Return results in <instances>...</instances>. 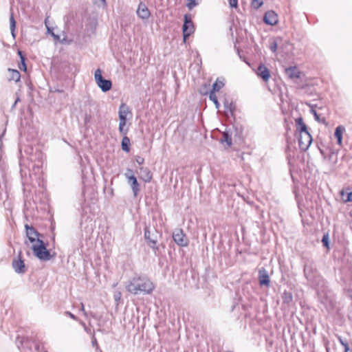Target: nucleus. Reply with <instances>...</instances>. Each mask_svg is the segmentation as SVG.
Wrapping results in <instances>:
<instances>
[{
  "mask_svg": "<svg viewBox=\"0 0 352 352\" xmlns=\"http://www.w3.org/2000/svg\"><path fill=\"white\" fill-rule=\"evenodd\" d=\"M322 242L324 246L328 248L329 247V237L327 235H324L322 239Z\"/></svg>",
  "mask_w": 352,
  "mask_h": 352,
  "instance_id": "nucleus-35",
  "label": "nucleus"
},
{
  "mask_svg": "<svg viewBox=\"0 0 352 352\" xmlns=\"http://www.w3.org/2000/svg\"><path fill=\"white\" fill-rule=\"evenodd\" d=\"M311 142H312V138H311V135H309V146L311 145Z\"/></svg>",
  "mask_w": 352,
  "mask_h": 352,
  "instance_id": "nucleus-42",
  "label": "nucleus"
},
{
  "mask_svg": "<svg viewBox=\"0 0 352 352\" xmlns=\"http://www.w3.org/2000/svg\"><path fill=\"white\" fill-rule=\"evenodd\" d=\"M94 79L97 85L104 92H107L111 89L112 83L109 80H106L102 78V71L100 69H97L95 71Z\"/></svg>",
  "mask_w": 352,
  "mask_h": 352,
  "instance_id": "nucleus-4",
  "label": "nucleus"
},
{
  "mask_svg": "<svg viewBox=\"0 0 352 352\" xmlns=\"http://www.w3.org/2000/svg\"><path fill=\"white\" fill-rule=\"evenodd\" d=\"M18 54L20 56L21 60V65H23V63H25V58L22 56V53L21 51H19Z\"/></svg>",
  "mask_w": 352,
  "mask_h": 352,
  "instance_id": "nucleus-39",
  "label": "nucleus"
},
{
  "mask_svg": "<svg viewBox=\"0 0 352 352\" xmlns=\"http://www.w3.org/2000/svg\"><path fill=\"white\" fill-rule=\"evenodd\" d=\"M344 131H345V128L343 126H342V125H340V126H337L334 135L336 138L337 141H338V144L340 146L342 145V135H343Z\"/></svg>",
  "mask_w": 352,
  "mask_h": 352,
  "instance_id": "nucleus-19",
  "label": "nucleus"
},
{
  "mask_svg": "<svg viewBox=\"0 0 352 352\" xmlns=\"http://www.w3.org/2000/svg\"><path fill=\"white\" fill-rule=\"evenodd\" d=\"M309 107H311L310 112L314 116L315 120L319 123H325V118L322 116V113L318 112L315 109L316 107V104H309Z\"/></svg>",
  "mask_w": 352,
  "mask_h": 352,
  "instance_id": "nucleus-15",
  "label": "nucleus"
},
{
  "mask_svg": "<svg viewBox=\"0 0 352 352\" xmlns=\"http://www.w3.org/2000/svg\"><path fill=\"white\" fill-rule=\"evenodd\" d=\"M263 4V0H252L251 2V5H252V8H254L256 10H257L260 7H261Z\"/></svg>",
  "mask_w": 352,
  "mask_h": 352,
  "instance_id": "nucleus-30",
  "label": "nucleus"
},
{
  "mask_svg": "<svg viewBox=\"0 0 352 352\" xmlns=\"http://www.w3.org/2000/svg\"><path fill=\"white\" fill-rule=\"evenodd\" d=\"M129 114H131V111L128 106L122 103L119 108L118 115L120 122L126 123V117Z\"/></svg>",
  "mask_w": 352,
  "mask_h": 352,
  "instance_id": "nucleus-9",
  "label": "nucleus"
},
{
  "mask_svg": "<svg viewBox=\"0 0 352 352\" xmlns=\"http://www.w3.org/2000/svg\"><path fill=\"white\" fill-rule=\"evenodd\" d=\"M46 28H47V30L50 32V28H48V26H46Z\"/></svg>",
  "mask_w": 352,
  "mask_h": 352,
  "instance_id": "nucleus-46",
  "label": "nucleus"
},
{
  "mask_svg": "<svg viewBox=\"0 0 352 352\" xmlns=\"http://www.w3.org/2000/svg\"><path fill=\"white\" fill-rule=\"evenodd\" d=\"M22 66H23V69L25 71L26 70V65H25V64L23 63V65Z\"/></svg>",
  "mask_w": 352,
  "mask_h": 352,
  "instance_id": "nucleus-44",
  "label": "nucleus"
},
{
  "mask_svg": "<svg viewBox=\"0 0 352 352\" xmlns=\"http://www.w3.org/2000/svg\"><path fill=\"white\" fill-rule=\"evenodd\" d=\"M224 107L226 109V112L227 114L228 112L230 114H232L235 108L234 105H233L232 102H229L227 100L224 102Z\"/></svg>",
  "mask_w": 352,
  "mask_h": 352,
  "instance_id": "nucleus-25",
  "label": "nucleus"
},
{
  "mask_svg": "<svg viewBox=\"0 0 352 352\" xmlns=\"http://www.w3.org/2000/svg\"><path fill=\"white\" fill-rule=\"evenodd\" d=\"M194 32V25L190 19L187 15L184 16V23L183 25V34L184 40L186 41L192 33Z\"/></svg>",
  "mask_w": 352,
  "mask_h": 352,
  "instance_id": "nucleus-6",
  "label": "nucleus"
},
{
  "mask_svg": "<svg viewBox=\"0 0 352 352\" xmlns=\"http://www.w3.org/2000/svg\"><path fill=\"white\" fill-rule=\"evenodd\" d=\"M282 42V39L280 38H276L272 41L270 45V49L272 52H276L278 48L279 47V45L280 43Z\"/></svg>",
  "mask_w": 352,
  "mask_h": 352,
  "instance_id": "nucleus-21",
  "label": "nucleus"
},
{
  "mask_svg": "<svg viewBox=\"0 0 352 352\" xmlns=\"http://www.w3.org/2000/svg\"><path fill=\"white\" fill-rule=\"evenodd\" d=\"M197 0H188V3L186 6L189 10H192L195 6L198 5Z\"/></svg>",
  "mask_w": 352,
  "mask_h": 352,
  "instance_id": "nucleus-33",
  "label": "nucleus"
},
{
  "mask_svg": "<svg viewBox=\"0 0 352 352\" xmlns=\"http://www.w3.org/2000/svg\"><path fill=\"white\" fill-rule=\"evenodd\" d=\"M8 72L10 74V76L8 78L9 80H14L15 82L19 81L21 75H20V73L17 70L9 69Z\"/></svg>",
  "mask_w": 352,
  "mask_h": 352,
  "instance_id": "nucleus-20",
  "label": "nucleus"
},
{
  "mask_svg": "<svg viewBox=\"0 0 352 352\" xmlns=\"http://www.w3.org/2000/svg\"><path fill=\"white\" fill-rule=\"evenodd\" d=\"M12 267L14 271L17 273H24L25 272L24 262L21 258L19 260H14L12 262Z\"/></svg>",
  "mask_w": 352,
  "mask_h": 352,
  "instance_id": "nucleus-16",
  "label": "nucleus"
},
{
  "mask_svg": "<svg viewBox=\"0 0 352 352\" xmlns=\"http://www.w3.org/2000/svg\"><path fill=\"white\" fill-rule=\"evenodd\" d=\"M80 324L82 327H85V322H82V321H80Z\"/></svg>",
  "mask_w": 352,
  "mask_h": 352,
  "instance_id": "nucleus-43",
  "label": "nucleus"
},
{
  "mask_svg": "<svg viewBox=\"0 0 352 352\" xmlns=\"http://www.w3.org/2000/svg\"><path fill=\"white\" fill-rule=\"evenodd\" d=\"M96 340H94L93 341V344H94V343H96Z\"/></svg>",
  "mask_w": 352,
  "mask_h": 352,
  "instance_id": "nucleus-47",
  "label": "nucleus"
},
{
  "mask_svg": "<svg viewBox=\"0 0 352 352\" xmlns=\"http://www.w3.org/2000/svg\"><path fill=\"white\" fill-rule=\"evenodd\" d=\"M297 131L300 133L298 144L301 151L308 150V130L307 125L302 122L301 118L296 119Z\"/></svg>",
  "mask_w": 352,
  "mask_h": 352,
  "instance_id": "nucleus-2",
  "label": "nucleus"
},
{
  "mask_svg": "<svg viewBox=\"0 0 352 352\" xmlns=\"http://www.w3.org/2000/svg\"><path fill=\"white\" fill-rule=\"evenodd\" d=\"M127 183L131 186V190L133 193L134 197H137L138 194L140 192V184L138 182V180L135 177H131L129 179L127 180Z\"/></svg>",
  "mask_w": 352,
  "mask_h": 352,
  "instance_id": "nucleus-14",
  "label": "nucleus"
},
{
  "mask_svg": "<svg viewBox=\"0 0 352 352\" xmlns=\"http://www.w3.org/2000/svg\"><path fill=\"white\" fill-rule=\"evenodd\" d=\"M258 280L261 285H265L268 287L270 285V277L267 270L264 268H261L258 271Z\"/></svg>",
  "mask_w": 352,
  "mask_h": 352,
  "instance_id": "nucleus-11",
  "label": "nucleus"
},
{
  "mask_svg": "<svg viewBox=\"0 0 352 352\" xmlns=\"http://www.w3.org/2000/svg\"><path fill=\"white\" fill-rule=\"evenodd\" d=\"M209 98H210V100L214 102L216 108L219 109L220 104L218 102L217 97L216 94L214 92H210Z\"/></svg>",
  "mask_w": 352,
  "mask_h": 352,
  "instance_id": "nucleus-29",
  "label": "nucleus"
},
{
  "mask_svg": "<svg viewBox=\"0 0 352 352\" xmlns=\"http://www.w3.org/2000/svg\"><path fill=\"white\" fill-rule=\"evenodd\" d=\"M139 177L144 182H150L152 179V174L148 168L141 167L140 168Z\"/></svg>",
  "mask_w": 352,
  "mask_h": 352,
  "instance_id": "nucleus-12",
  "label": "nucleus"
},
{
  "mask_svg": "<svg viewBox=\"0 0 352 352\" xmlns=\"http://www.w3.org/2000/svg\"><path fill=\"white\" fill-rule=\"evenodd\" d=\"M34 254L41 261H49L51 258L50 253L47 250L42 240L37 241L36 243L32 244L31 247Z\"/></svg>",
  "mask_w": 352,
  "mask_h": 352,
  "instance_id": "nucleus-3",
  "label": "nucleus"
},
{
  "mask_svg": "<svg viewBox=\"0 0 352 352\" xmlns=\"http://www.w3.org/2000/svg\"><path fill=\"white\" fill-rule=\"evenodd\" d=\"M124 177L128 180L131 177H135L133 170L131 168H126Z\"/></svg>",
  "mask_w": 352,
  "mask_h": 352,
  "instance_id": "nucleus-34",
  "label": "nucleus"
},
{
  "mask_svg": "<svg viewBox=\"0 0 352 352\" xmlns=\"http://www.w3.org/2000/svg\"><path fill=\"white\" fill-rule=\"evenodd\" d=\"M25 229L26 236L31 243L34 244L41 240L38 238V233L32 227L25 225Z\"/></svg>",
  "mask_w": 352,
  "mask_h": 352,
  "instance_id": "nucleus-7",
  "label": "nucleus"
},
{
  "mask_svg": "<svg viewBox=\"0 0 352 352\" xmlns=\"http://www.w3.org/2000/svg\"><path fill=\"white\" fill-rule=\"evenodd\" d=\"M125 125V123L119 122V131L122 135L124 136L126 135L128 131V129L124 128Z\"/></svg>",
  "mask_w": 352,
  "mask_h": 352,
  "instance_id": "nucleus-32",
  "label": "nucleus"
},
{
  "mask_svg": "<svg viewBox=\"0 0 352 352\" xmlns=\"http://www.w3.org/2000/svg\"><path fill=\"white\" fill-rule=\"evenodd\" d=\"M173 239L179 246L186 247L188 245V239L182 229L177 228L173 231Z\"/></svg>",
  "mask_w": 352,
  "mask_h": 352,
  "instance_id": "nucleus-5",
  "label": "nucleus"
},
{
  "mask_svg": "<svg viewBox=\"0 0 352 352\" xmlns=\"http://www.w3.org/2000/svg\"><path fill=\"white\" fill-rule=\"evenodd\" d=\"M46 28H47V30L50 32V28H48V26H46Z\"/></svg>",
  "mask_w": 352,
  "mask_h": 352,
  "instance_id": "nucleus-45",
  "label": "nucleus"
},
{
  "mask_svg": "<svg viewBox=\"0 0 352 352\" xmlns=\"http://www.w3.org/2000/svg\"><path fill=\"white\" fill-rule=\"evenodd\" d=\"M10 30H11L12 34L13 37H14V30H15V27H16V21L14 20V18L12 14H11L10 17Z\"/></svg>",
  "mask_w": 352,
  "mask_h": 352,
  "instance_id": "nucleus-27",
  "label": "nucleus"
},
{
  "mask_svg": "<svg viewBox=\"0 0 352 352\" xmlns=\"http://www.w3.org/2000/svg\"><path fill=\"white\" fill-rule=\"evenodd\" d=\"M126 290L133 294H149L155 289L153 283L146 276H134L126 285Z\"/></svg>",
  "mask_w": 352,
  "mask_h": 352,
  "instance_id": "nucleus-1",
  "label": "nucleus"
},
{
  "mask_svg": "<svg viewBox=\"0 0 352 352\" xmlns=\"http://www.w3.org/2000/svg\"><path fill=\"white\" fill-rule=\"evenodd\" d=\"M283 299L285 302L289 303L292 300V296L289 293L284 292L283 294Z\"/></svg>",
  "mask_w": 352,
  "mask_h": 352,
  "instance_id": "nucleus-31",
  "label": "nucleus"
},
{
  "mask_svg": "<svg viewBox=\"0 0 352 352\" xmlns=\"http://www.w3.org/2000/svg\"><path fill=\"white\" fill-rule=\"evenodd\" d=\"M121 293L120 292H116L113 295V298L115 300L119 301L121 298Z\"/></svg>",
  "mask_w": 352,
  "mask_h": 352,
  "instance_id": "nucleus-37",
  "label": "nucleus"
},
{
  "mask_svg": "<svg viewBox=\"0 0 352 352\" xmlns=\"http://www.w3.org/2000/svg\"><path fill=\"white\" fill-rule=\"evenodd\" d=\"M136 162L139 164H142L144 162V159L141 157H138L136 158Z\"/></svg>",
  "mask_w": 352,
  "mask_h": 352,
  "instance_id": "nucleus-40",
  "label": "nucleus"
},
{
  "mask_svg": "<svg viewBox=\"0 0 352 352\" xmlns=\"http://www.w3.org/2000/svg\"><path fill=\"white\" fill-rule=\"evenodd\" d=\"M263 21L266 24L274 25L278 22V16L272 10H270L265 12Z\"/></svg>",
  "mask_w": 352,
  "mask_h": 352,
  "instance_id": "nucleus-8",
  "label": "nucleus"
},
{
  "mask_svg": "<svg viewBox=\"0 0 352 352\" xmlns=\"http://www.w3.org/2000/svg\"><path fill=\"white\" fill-rule=\"evenodd\" d=\"M338 340L341 345L344 348V352H348L349 350L348 342L346 340L342 338L340 336H338Z\"/></svg>",
  "mask_w": 352,
  "mask_h": 352,
  "instance_id": "nucleus-26",
  "label": "nucleus"
},
{
  "mask_svg": "<svg viewBox=\"0 0 352 352\" xmlns=\"http://www.w3.org/2000/svg\"><path fill=\"white\" fill-rule=\"evenodd\" d=\"M238 0H229V4L232 8H236Z\"/></svg>",
  "mask_w": 352,
  "mask_h": 352,
  "instance_id": "nucleus-36",
  "label": "nucleus"
},
{
  "mask_svg": "<svg viewBox=\"0 0 352 352\" xmlns=\"http://www.w3.org/2000/svg\"><path fill=\"white\" fill-rule=\"evenodd\" d=\"M130 140L126 135L123 137L122 140V148L126 152L129 151Z\"/></svg>",
  "mask_w": 352,
  "mask_h": 352,
  "instance_id": "nucleus-23",
  "label": "nucleus"
},
{
  "mask_svg": "<svg viewBox=\"0 0 352 352\" xmlns=\"http://www.w3.org/2000/svg\"><path fill=\"white\" fill-rule=\"evenodd\" d=\"M144 237L148 241L149 245L153 248L157 243V236L151 234L147 228H145Z\"/></svg>",
  "mask_w": 352,
  "mask_h": 352,
  "instance_id": "nucleus-18",
  "label": "nucleus"
},
{
  "mask_svg": "<svg viewBox=\"0 0 352 352\" xmlns=\"http://www.w3.org/2000/svg\"><path fill=\"white\" fill-rule=\"evenodd\" d=\"M256 74L265 82H267L270 78V72L269 69L263 64H261L258 67Z\"/></svg>",
  "mask_w": 352,
  "mask_h": 352,
  "instance_id": "nucleus-10",
  "label": "nucleus"
},
{
  "mask_svg": "<svg viewBox=\"0 0 352 352\" xmlns=\"http://www.w3.org/2000/svg\"><path fill=\"white\" fill-rule=\"evenodd\" d=\"M223 86V83L221 81L217 80L212 85V91L211 92H215L219 91L222 87Z\"/></svg>",
  "mask_w": 352,
  "mask_h": 352,
  "instance_id": "nucleus-28",
  "label": "nucleus"
},
{
  "mask_svg": "<svg viewBox=\"0 0 352 352\" xmlns=\"http://www.w3.org/2000/svg\"><path fill=\"white\" fill-rule=\"evenodd\" d=\"M221 142L222 143L226 142L228 146L232 145V138L228 132H224L223 133V137L221 140Z\"/></svg>",
  "mask_w": 352,
  "mask_h": 352,
  "instance_id": "nucleus-24",
  "label": "nucleus"
},
{
  "mask_svg": "<svg viewBox=\"0 0 352 352\" xmlns=\"http://www.w3.org/2000/svg\"><path fill=\"white\" fill-rule=\"evenodd\" d=\"M80 310L83 312V314H84L85 315H87V313H86V311H85V310L84 305H83L82 303L81 304V308H80Z\"/></svg>",
  "mask_w": 352,
  "mask_h": 352,
  "instance_id": "nucleus-41",
  "label": "nucleus"
},
{
  "mask_svg": "<svg viewBox=\"0 0 352 352\" xmlns=\"http://www.w3.org/2000/svg\"><path fill=\"white\" fill-rule=\"evenodd\" d=\"M65 314L66 316H68L69 317H70L71 318H72V319H74V320H77V318H76V317L73 314H72V313H71V312H69V311H65Z\"/></svg>",
  "mask_w": 352,
  "mask_h": 352,
  "instance_id": "nucleus-38",
  "label": "nucleus"
},
{
  "mask_svg": "<svg viewBox=\"0 0 352 352\" xmlns=\"http://www.w3.org/2000/svg\"><path fill=\"white\" fill-rule=\"evenodd\" d=\"M285 73L286 76L292 80L298 78L300 76V72L296 67L287 68L285 69Z\"/></svg>",
  "mask_w": 352,
  "mask_h": 352,
  "instance_id": "nucleus-17",
  "label": "nucleus"
},
{
  "mask_svg": "<svg viewBox=\"0 0 352 352\" xmlns=\"http://www.w3.org/2000/svg\"><path fill=\"white\" fill-rule=\"evenodd\" d=\"M340 195L342 196V199L344 202H349L352 201V192L344 191V190H342L340 192Z\"/></svg>",
  "mask_w": 352,
  "mask_h": 352,
  "instance_id": "nucleus-22",
  "label": "nucleus"
},
{
  "mask_svg": "<svg viewBox=\"0 0 352 352\" xmlns=\"http://www.w3.org/2000/svg\"><path fill=\"white\" fill-rule=\"evenodd\" d=\"M137 14L142 19H147L151 14L146 5L140 3L137 10Z\"/></svg>",
  "mask_w": 352,
  "mask_h": 352,
  "instance_id": "nucleus-13",
  "label": "nucleus"
}]
</instances>
